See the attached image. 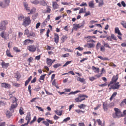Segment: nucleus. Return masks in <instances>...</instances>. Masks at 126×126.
<instances>
[{"mask_svg":"<svg viewBox=\"0 0 126 126\" xmlns=\"http://www.w3.org/2000/svg\"><path fill=\"white\" fill-rule=\"evenodd\" d=\"M31 85H29L28 86V89L30 95L31 94Z\"/></svg>","mask_w":126,"mask_h":126,"instance_id":"0e129e2a","label":"nucleus"},{"mask_svg":"<svg viewBox=\"0 0 126 126\" xmlns=\"http://www.w3.org/2000/svg\"><path fill=\"white\" fill-rule=\"evenodd\" d=\"M75 101L77 102H81L82 101L81 100V97L80 96H79L78 97L76 98L75 99Z\"/></svg>","mask_w":126,"mask_h":126,"instance_id":"cd10ccee","label":"nucleus"},{"mask_svg":"<svg viewBox=\"0 0 126 126\" xmlns=\"http://www.w3.org/2000/svg\"><path fill=\"white\" fill-rule=\"evenodd\" d=\"M43 123L46 126H49V124L47 121H43Z\"/></svg>","mask_w":126,"mask_h":126,"instance_id":"4d7b16f0","label":"nucleus"},{"mask_svg":"<svg viewBox=\"0 0 126 126\" xmlns=\"http://www.w3.org/2000/svg\"><path fill=\"white\" fill-rule=\"evenodd\" d=\"M40 87L39 86H36L35 89H34V90L36 91H38L40 89Z\"/></svg>","mask_w":126,"mask_h":126,"instance_id":"8fccbe9b","label":"nucleus"},{"mask_svg":"<svg viewBox=\"0 0 126 126\" xmlns=\"http://www.w3.org/2000/svg\"><path fill=\"white\" fill-rule=\"evenodd\" d=\"M13 49L15 51L17 52H20V50L18 48L16 47H14L13 48Z\"/></svg>","mask_w":126,"mask_h":126,"instance_id":"3c124183","label":"nucleus"},{"mask_svg":"<svg viewBox=\"0 0 126 126\" xmlns=\"http://www.w3.org/2000/svg\"><path fill=\"white\" fill-rule=\"evenodd\" d=\"M15 78L17 79V80L19 79L20 77V76L19 73H17L15 76Z\"/></svg>","mask_w":126,"mask_h":126,"instance_id":"4c0bfd02","label":"nucleus"},{"mask_svg":"<svg viewBox=\"0 0 126 126\" xmlns=\"http://www.w3.org/2000/svg\"><path fill=\"white\" fill-rule=\"evenodd\" d=\"M11 113L9 111H7L6 113V115L7 117L8 118H9L11 116Z\"/></svg>","mask_w":126,"mask_h":126,"instance_id":"c756f323","label":"nucleus"},{"mask_svg":"<svg viewBox=\"0 0 126 126\" xmlns=\"http://www.w3.org/2000/svg\"><path fill=\"white\" fill-rule=\"evenodd\" d=\"M0 35L3 38H4L5 39H6V37L7 36V34L4 33V32H2L1 33Z\"/></svg>","mask_w":126,"mask_h":126,"instance_id":"bb28decb","label":"nucleus"},{"mask_svg":"<svg viewBox=\"0 0 126 126\" xmlns=\"http://www.w3.org/2000/svg\"><path fill=\"white\" fill-rule=\"evenodd\" d=\"M25 8L26 9V10L27 11H30V8L29 7L28 5V3L26 2H24L23 3Z\"/></svg>","mask_w":126,"mask_h":126,"instance_id":"f8f14e48","label":"nucleus"},{"mask_svg":"<svg viewBox=\"0 0 126 126\" xmlns=\"http://www.w3.org/2000/svg\"><path fill=\"white\" fill-rule=\"evenodd\" d=\"M71 62V61H70L67 62L65 63L63 66V67H64L66 66L69 64H70Z\"/></svg>","mask_w":126,"mask_h":126,"instance_id":"603ef678","label":"nucleus"},{"mask_svg":"<svg viewBox=\"0 0 126 126\" xmlns=\"http://www.w3.org/2000/svg\"><path fill=\"white\" fill-rule=\"evenodd\" d=\"M77 80L78 81H79L81 82H83L84 81V79H81L80 78L78 77Z\"/></svg>","mask_w":126,"mask_h":126,"instance_id":"72a5a7b5","label":"nucleus"},{"mask_svg":"<svg viewBox=\"0 0 126 126\" xmlns=\"http://www.w3.org/2000/svg\"><path fill=\"white\" fill-rule=\"evenodd\" d=\"M31 21L29 16L25 17L23 20L22 24L25 27L28 26L31 23Z\"/></svg>","mask_w":126,"mask_h":126,"instance_id":"7ed1b4c3","label":"nucleus"},{"mask_svg":"<svg viewBox=\"0 0 126 126\" xmlns=\"http://www.w3.org/2000/svg\"><path fill=\"white\" fill-rule=\"evenodd\" d=\"M85 11L86 8L85 7H84V9L83 8H81L80 9L79 12V14H80L83 13H85Z\"/></svg>","mask_w":126,"mask_h":126,"instance_id":"a878e982","label":"nucleus"},{"mask_svg":"<svg viewBox=\"0 0 126 126\" xmlns=\"http://www.w3.org/2000/svg\"><path fill=\"white\" fill-rule=\"evenodd\" d=\"M6 53L7 55L9 57H13V56H12L11 55V54L10 52V51L9 50H7L6 51Z\"/></svg>","mask_w":126,"mask_h":126,"instance_id":"e433bc0d","label":"nucleus"},{"mask_svg":"<svg viewBox=\"0 0 126 126\" xmlns=\"http://www.w3.org/2000/svg\"><path fill=\"white\" fill-rule=\"evenodd\" d=\"M61 65L59 63H56L54 65H53V67L54 68H56Z\"/></svg>","mask_w":126,"mask_h":126,"instance_id":"09e8293b","label":"nucleus"},{"mask_svg":"<svg viewBox=\"0 0 126 126\" xmlns=\"http://www.w3.org/2000/svg\"><path fill=\"white\" fill-rule=\"evenodd\" d=\"M120 86V85L115 83L112 86V88L113 89H118Z\"/></svg>","mask_w":126,"mask_h":126,"instance_id":"aec40b11","label":"nucleus"},{"mask_svg":"<svg viewBox=\"0 0 126 126\" xmlns=\"http://www.w3.org/2000/svg\"><path fill=\"white\" fill-rule=\"evenodd\" d=\"M105 50V48L104 45H102L100 47V51L102 52H104Z\"/></svg>","mask_w":126,"mask_h":126,"instance_id":"79ce46f5","label":"nucleus"},{"mask_svg":"<svg viewBox=\"0 0 126 126\" xmlns=\"http://www.w3.org/2000/svg\"><path fill=\"white\" fill-rule=\"evenodd\" d=\"M31 114L29 112L28 113L26 117V120H27L28 122H29L31 119Z\"/></svg>","mask_w":126,"mask_h":126,"instance_id":"2eb2a0df","label":"nucleus"},{"mask_svg":"<svg viewBox=\"0 0 126 126\" xmlns=\"http://www.w3.org/2000/svg\"><path fill=\"white\" fill-rule=\"evenodd\" d=\"M33 60V59L32 57H31L28 59L27 61L29 62V63H30Z\"/></svg>","mask_w":126,"mask_h":126,"instance_id":"774afa93","label":"nucleus"},{"mask_svg":"<svg viewBox=\"0 0 126 126\" xmlns=\"http://www.w3.org/2000/svg\"><path fill=\"white\" fill-rule=\"evenodd\" d=\"M55 112L58 115L60 116L62 115V112L58 110L55 111Z\"/></svg>","mask_w":126,"mask_h":126,"instance_id":"7c9ffc66","label":"nucleus"},{"mask_svg":"<svg viewBox=\"0 0 126 126\" xmlns=\"http://www.w3.org/2000/svg\"><path fill=\"white\" fill-rule=\"evenodd\" d=\"M52 7L54 10H55L57 9L59 7V5L58 4L57 2L53 1L52 2Z\"/></svg>","mask_w":126,"mask_h":126,"instance_id":"1a4fd4ad","label":"nucleus"},{"mask_svg":"<svg viewBox=\"0 0 126 126\" xmlns=\"http://www.w3.org/2000/svg\"><path fill=\"white\" fill-rule=\"evenodd\" d=\"M47 63L48 65H49L50 66H51L52 64V60L48 58H47Z\"/></svg>","mask_w":126,"mask_h":126,"instance_id":"6ab92c4d","label":"nucleus"},{"mask_svg":"<svg viewBox=\"0 0 126 126\" xmlns=\"http://www.w3.org/2000/svg\"><path fill=\"white\" fill-rule=\"evenodd\" d=\"M34 42L33 40L30 39H27L24 41V45H28L29 43L32 44Z\"/></svg>","mask_w":126,"mask_h":126,"instance_id":"0eeeda50","label":"nucleus"},{"mask_svg":"<svg viewBox=\"0 0 126 126\" xmlns=\"http://www.w3.org/2000/svg\"><path fill=\"white\" fill-rule=\"evenodd\" d=\"M85 105L83 104H81L80 105H79L78 107L80 109H84V108L85 107Z\"/></svg>","mask_w":126,"mask_h":126,"instance_id":"a19ab883","label":"nucleus"},{"mask_svg":"<svg viewBox=\"0 0 126 126\" xmlns=\"http://www.w3.org/2000/svg\"><path fill=\"white\" fill-rule=\"evenodd\" d=\"M108 103L107 102H104L103 104V109L105 111H107L109 107H108Z\"/></svg>","mask_w":126,"mask_h":126,"instance_id":"9d476101","label":"nucleus"},{"mask_svg":"<svg viewBox=\"0 0 126 126\" xmlns=\"http://www.w3.org/2000/svg\"><path fill=\"white\" fill-rule=\"evenodd\" d=\"M97 122H98V124L99 125L101 126H104V123L102 124L101 123V121L100 119H97L96 120Z\"/></svg>","mask_w":126,"mask_h":126,"instance_id":"2f4dec72","label":"nucleus"},{"mask_svg":"<svg viewBox=\"0 0 126 126\" xmlns=\"http://www.w3.org/2000/svg\"><path fill=\"white\" fill-rule=\"evenodd\" d=\"M45 119L43 118H39L37 120V121L38 123H39L42 121L44 120Z\"/></svg>","mask_w":126,"mask_h":126,"instance_id":"de8ad7c7","label":"nucleus"},{"mask_svg":"<svg viewBox=\"0 0 126 126\" xmlns=\"http://www.w3.org/2000/svg\"><path fill=\"white\" fill-rule=\"evenodd\" d=\"M70 119V118L69 117H67L66 118L64 119L63 120V122H62V123H63L64 122H66L69 120Z\"/></svg>","mask_w":126,"mask_h":126,"instance_id":"a18cd8bd","label":"nucleus"},{"mask_svg":"<svg viewBox=\"0 0 126 126\" xmlns=\"http://www.w3.org/2000/svg\"><path fill=\"white\" fill-rule=\"evenodd\" d=\"M36 11V9L34 8H33L30 11V13H31V14H33L35 13Z\"/></svg>","mask_w":126,"mask_h":126,"instance_id":"37998d69","label":"nucleus"},{"mask_svg":"<svg viewBox=\"0 0 126 126\" xmlns=\"http://www.w3.org/2000/svg\"><path fill=\"white\" fill-rule=\"evenodd\" d=\"M121 24L124 27L126 28V23L124 21H123L121 23Z\"/></svg>","mask_w":126,"mask_h":126,"instance_id":"680f3d73","label":"nucleus"},{"mask_svg":"<svg viewBox=\"0 0 126 126\" xmlns=\"http://www.w3.org/2000/svg\"><path fill=\"white\" fill-rule=\"evenodd\" d=\"M46 120L48 123H49L51 124H52L53 123L52 121L50 120L49 119H47Z\"/></svg>","mask_w":126,"mask_h":126,"instance_id":"338daca9","label":"nucleus"},{"mask_svg":"<svg viewBox=\"0 0 126 126\" xmlns=\"http://www.w3.org/2000/svg\"><path fill=\"white\" fill-rule=\"evenodd\" d=\"M26 34L27 35V37L31 36L34 37L35 36V34L33 32H26L25 34Z\"/></svg>","mask_w":126,"mask_h":126,"instance_id":"9b49d317","label":"nucleus"},{"mask_svg":"<svg viewBox=\"0 0 126 126\" xmlns=\"http://www.w3.org/2000/svg\"><path fill=\"white\" fill-rule=\"evenodd\" d=\"M97 57L100 58L101 60H103L105 61L106 60H109V59L105 57L104 58L103 57L101 56H98Z\"/></svg>","mask_w":126,"mask_h":126,"instance_id":"b1692460","label":"nucleus"},{"mask_svg":"<svg viewBox=\"0 0 126 126\" xmlns=\"http://www.w3.org/2000/svg\"><path fill=\"white\" fill-rule=\"evenodd\" d=\"M69 56V53H66L65 54L63 55L62 56V57H68Z\"/></svg>","mask_w":126,"mask_h":126,"instance_id":"e2e57ef3","label":"nucleus"},{"mask_svg":"<svg viewBox=\"0 0 126 126\" xmlns=\"http://www.w3.org/2000/svg\"><path fill=\"white\" fill-rule=\"evenodd\" d=\"M80 6H87V5L86 2H83L82 4H81L80 5Z\"/></svg>","mask_w":126,"mask_h":126,"instance_id":"5fc2aeb1","label":"nucleus"},{"mask_svg":"<svg viewBox=\"0 0 126 126\" xmlns=\"http://www.w3.org/2000/svg\"><path fill=\"white\" fill-rule=\"evenodd\" d=\"M1 65H2L3 67L6 68L8 66L9 63H6L4 62H3L1 63Z\"/></svg>","mask_w":126,"mask_h":126,"instance_id":"4be33fe9","label":"nucleus"},{"mask_svg":"<svg viewBox=\"0 0 126 126\" xmlns=\"http://www.w3.org/2000/svg\"><path fill=\"white\" fill-rule=\"evenodd\" d=\"M24 18V17L23 15L18 16V19L19 20H21Z\"/></svg>","mask_w":126,"mask_h":126,"instance_id":"864d4df0","label":"nucleus"},{"mask_svg":"<svg viewBox=\"0 0 126 126\" xmlns=\"http://www.w3.org/2000/svg\"><path fill=\"white\" fill-rule=\"evenodd\" d=\"M59 37L58 34L56 33L55 34L54 41L55 43L57 44L58 42Z\"/></svg>","mask_w":126,"mask_h":126,"instance_id":"a211bd4d","label":"nucleus"},{"mask_svg":"<svg viewBox=\"0 0 126 126\" xmlns=\"http://www.w3.org/2000/svg\"><path fill=\"white\" fill-rule=\"evenodd\" d=\"M79 96L81 97V100L82 101L85 99V97H86V98H87L88 97V96H87L83 95H80Z\"/></svg>","mask_w":126,"mask_h":126,"instance_id":"c85d7f7f","label":"nucleus"},{"mask_svg":"<svg viewBox=\"0 0 126 126\" xmlns=\"http://www.w3.org/2000/svg\"><path fill=\"white\" fill-rule=\"evenodd\" d=\"M104 32L105 33V34L104 35H101L100 36V38H104L106 37L107 36V32Z\"/></svg>","mask_w":126,"mask_h":126,"instance_id":"bf43d9fd","label":"nucleus"},{"mask_svg":"<svg viewBox=\"0 0 126 126\" xmlns=\"http://www.w3.org/2000/svg\"><path fill=\"white\" fill-rule=\"evenodd\" d=\"M50 7L47 6V10L46 12H45L46 13H49L50 12L51 10L50 8Z\"/></svg>","mask_w":126,"mask_h":126,"instance_id":"c03bdc74","label":"nucleus"},{"mask_svg":"<svg viewBox=\"0 0 126 126\" xmlns=\"http://www.w3.org/2000/svg\"><path fill=\"white\" fill-rule=\"evenodd\" d=\"M117 76V75L116 76H113L112 80L110 82V84H113L114 82H115L117 81L118 79Z\"/></svg>","mask_w":126,"mask_h":126,"instance_id":"4468645a","label":"nucleus"},{"mask_svg":"<svg viewBox=\"0 0 126 126\" xmlns=\"http://www.w3.org/2000/svg\"><path fill=\"white\" fill-rule=\"evenodd\" d=\"M5 4L3 5V7H8L9 4L10 0H4Z\"/></svg>","mask_w":126,"mask_h":126,"instance_id":"dca6fc26","label":"nucleus"},{"mask_svg":"<svg viewBox=\"0 0 126 126\" xmlns=\"http://www.w3.org/2000/svg\"><path fill=\"white\" fill-rule=\"evenodd\" d=\"M67 38L66 36H63L61 39V42L62 43H63Z\"/></svg>","mask_w":126,"mask_h":126,"instance_id":"473e14b6","label":"nucleus"},{"mask_svg":"<svg viewBox=\"0 0 126 126\" xmlns=\"http://www.w3.org/2000/svg\"><path fill=\"white\" fill-rule=\"evenodd\" d=\"M32 78V76H30V77L28 79L25 81V86H26L28 84L29 82L30 81V80Z\"/></svg>","mask_w":126,"mask_h":126,"instance_id":"5701e85b","label":"nucleus"},{"mask_svg":"<svg viewBox=\"0 0 126 126\" xmlns=\"http://www.w3.org/2000/svg\"><path fill=\"white\" fill-rule=\"evenodd\" d=\"M36 47L34 45L29 46L27 47V49L30 51L34 52L35 51Z\"/></svg>","mask_w":126,"mask_h":126,"instance_id":"423d86ee","label":"nucleus"},{"mask_svg":"<svg viewBox=\"0 0 126 126\" xmlns=\"http://www.w3.org/2000/svg\"><path fill=\"white\" fill-rule=\"evenodd\" d=\"M104 0H100V1L99 2L98 6L99 7H101L103 6L104 4V3L103 2Z\"/></svg>","mask_w":126,"mask_h":126,"instance_id":"393cba45","label":"nucleus"},{"mask_svg":"<svg viewBox=\"0 0 126 126\" xmlns=\"http://www.w3.org/2000/svg\"><path fill=\"white\" fill-rule=\"evenodd\" d=\"M85 14L84 15V16H86L88 15H90L91 14V13L90 12V11H88L87 12H86L85 11Z\"/></svg>","mask_w":126,"mask_h":126,"instance_id":"6e6d98bb","label":"nucleus"},{"mask_svg":"<svg viewBox=\"0 0 126 126\" xmlns=\"http://www.w3.org/2000/svg\"><path fill=\"white\" fill-rule=\"evenodd\" d=\"M40 4L43 6H45L47 4L46 2L44 0H43L40 1Z\"/></svg>","mask_w":126,"mask_h":126,"instance_id":"58836bf2","label":"nucleus"},{"mask_svg":"<svg viewBox=\"0 0 126 126\" xmlns=\"http://www.w3.org/2000/svg\"><path fill=\"white\" fill-rule=\"evenodd\" d=\"M1 86L3 88L7 89H9L11 87L10 85L9 84L6 83H1Z\"/></svg>","mask_w":126,"mask_h":126,"instance_id":"6e6552de","label":"nucleus"},{"mask_svg":"<svg viewBox=\"0 0 126 126\" xmlns=\"http://www.w3.org/2000/svg\"><path fill=\"white\" fill-rule=\"evenodd\" d=\"M115 113L112 114V116L114 118H119L123 116V115L122 114L120 110L116 108H114Z\"/></svg>","mask_w":126,"mask_h":126,"instance_id":"f257e3e1","label":"nucleus"},{"mask_svg":"<svg viewBox=\"0 0 126 126\" xmlns=\"http://www.w3.org/2000/svg\"><path fill=\"white\" fill-rule=\"evenodd\" d=\"M17 99H16V98L14 97L13 98V103H15V104H12L10 108V111L12 112H13L14 111V109L16 108L17 105V104L16 103Z\"/></svg>","mask_w":126,"mask_h":126,"instance_id":"20e7f679","label":"nucleus"},{"mask_svg":"<svg viewBox=\"0 0 126 126\" xmlns=\"http://www.w3.org/2000/svg\"><path fill=\"white\" fill-rule=\"evenodd\" d=\"M46 75V74L42 75L40 78V80H44Z\"/></svg>","mask_w":126,"mask_h":126,"instance_id":"ea45409f","label":"nucleus"},{"mask_svg":"<svg viewBox=\"0 0 126 126\" xmlns=\"http://www.w3.org/2000/svg\"><path fill=\"white\" fill-rule=\"evenodd\" d=\"M75 28L77 29L80 27H83V24L82 23H79V24H75L74 25Z\"/></svg>","mask_w":126,"mask_h":126,"instance_id":"ddd939ff","label":"nucleus"},{"mask_svg":"<svg viewBox=\"0 0 126 126\" xmlns=\"http://www.w3.org/2000/svg\"><path fill=\"white\" fill-rule=\"evenodd\" d=\"M94 1L92 0L88 2V5L89 7L91 8H94Z\"/></svg>","mask_w":126,"mask_h":126,"instance_id":"f3484780","label":"nucleus"},{"mask_svg":"<svg viewBox=\"0 0 126 126\" xmlns=\"http://www.w3.org/2000/svg\"><path fill=\"white\" fill-rule=\"evenodd\" d=\"M36 108H37L38 110L40 111H44V110L42 109L41 107L38 106H36Z\"/></svg>","mask_w":126,"mask_h":126,"instance_id":"052dcab7","label":"nucleus"},{"mask_svg":"<svg viewBox=\"0 0 126 126\" xmlns=\"http://www.w3.org/2000/svg\"><path fill=\"white\" fill-rule=\"evenodd\" d=\"M89 80L91 81H93L94 79H96V78L93 77H91L89 78Z\"/></svg>","mask_w":126,"mask_h":126,"instance_id":"13d9d810","label":"nucleus"},{"mask_svg":"<svg viewBox=\"0 0 126 126\" xmlns=\"http://www.w3.org/2000/svg\"><path fill=\"white\" fill-rule=\"evenodd\" d=\"M103 44L104 45L105 47H108L110 49H111V48L110 47L109 45L107 43H105L104 42H103Z\"/></svg>","mask_w":126,"mask_h":126,"instance_id":"c9c22d12","label":"nucleus"},{"mask_svg":"<svg viewBox=\"0 0 126 126\" xmlns=\"http://www.w3.org/2000/svg\"><path fill=\"white\" fill-rule=\"evenodd\" d=\"M93 44L91 43H88L87 44V46H88V48H91L93 46Z\"/></svg>","mask_w":126,"mask_h":126,"instance_id":"49530a36","label":"nucleus"},{"mask_svg":"<svg viewBox=\"0 0 126 126\" xmlns=\"http://www.w3.org/2000/svg\"><path fill=\"white\" fill-rule=\"evenodd\" d=\"M92 69L93 70H95L94 71V72L95 73H98L99 72V68H97L93 66L92 67Z\"/></svg>","mask_w":126,"mask_h":126,"instance_id":"412c9836","label":"nucleus"},{"mask_svg":"<svg viewBox=\"0 0 126 126\" xmlns=\"http://www.w3.org/2000/svg\"><path fill=\"white\" fill-rule=\"evenodd\" d=\"M107 39L108 41H112V39L115 40H117L116 37L113 34H111L110 36L107 37Z\"/></svg>","mask_w":126,"mask_h":126,"instance_id":"39448f33","label":"nucleus"},{"mask_svg":"<svg viewBox=\"0 0 126 126\" xmlns=\"http://www.w3.org/2000/svg\"><path fill=\"white\" fill-rule=\"evenodd\" d=\"M101 45V44L100 43H98L97 44L96 46V48L97 49H99V47Z\"/></svg>","mask_w":126,"mask_h":126,"instance_id":"69168bd1","label":"nucleus"},{"mask_svg":"<svg viewBox=\"0 0 126 126\" xmlns=\"http://www.w3.org/2000/svg\"><path fill=\"white\" fill-rule=\"evenodd\" d=\"M31 2L35 4H37L39 3V2L38 0H35L33 1H31Z\"/></svg>","mask_w":126,"mask_h":126,"instance_id":"f704fd0d","label":"nucleus"},{"mask_svg":"<svg viewBox=\"0 0 126 126\" xmlns=\"http://www.w3.org/2000/svg\"><path fill=\"white\" fill-rule=\"evenodd\" d=\"M8 23V21L6 20L2 21L0 23V31H4L6 29V25Z\"/></svg>","mask_w":126,"mask_h":126,"instance_id":"f03ea898","label":"nucleus"}]
</instances>
